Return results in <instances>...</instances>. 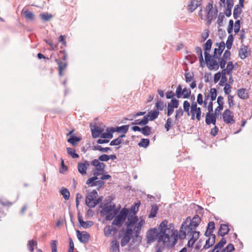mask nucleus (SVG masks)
<instances>
[{
  "label": "nucleus",
  "instance_id": "1",
  "mask_svg": "<svg viewBox=\"0 0 252 252\" xmlns=\"http://www.w3.org/2000/svg\"><path fill=\"white\" fill-rule=\"evenodd\" d=\"M166 220L162 221L159 227L149 230L147 233V243L151 244L155 240L158 244L156 247V252H162L165 247L171 245L174 246L178 240V231L174 230L173 226L168 225Z\"/></svg>",
  "mask_w": 252,
  "mask_h": 252
},
{
  "label": "nucleus",
  "instance_id": "2",
  "mask_svg": "<svg viewBox=\"0 0 252 252\" xmlns=\"http://www.w3.org/2000/svg\"><path fill=\"white\" fill-rule=\"evenodd\" d=\"M145 224V220L143 219H141L138 222V223L135 226L133 229L130 228L126 229L124 235L122 237L121 241V245L122 247L126 245L129 242L132 233L134 234L136 237L138 236L142 226Z\"/></svg>",
  "mask_w": 252,
  "mask_h": 252
},
{
  "label": "nucleus",
  "instance_id": "3",
  "mask_svg": "<svg viewBox=\"0 0 252 252\" xmlns=\"http://www.w3.org/2000/svg\"><path fill=\"white\" fill-rule=\"evenodd\" d=\"M200 221L201 219L198 215H195L192 220L190 217H188L182 223L181 229L195 230Z\"/></svg>",
  "mask_w": 252,
  "mask_h": 252
},
{
  "label": "nucleus",
  "instance_id": "4",
  "mask_svg": "<svg viewBox=\"0 0 252 252\" xmlns=\"http://www.w3.org/2000/svg\"><path fill=\"white\" fill-rule=\"evenodd\" d=\"M115 205L114 204H104L101 211V214L102 215L106 216V220H111L118 213V210L115 209Z\"/></svg>",
  "mask_w": 252,
  "mask_h": 252
},
{
  "label": "nucleus",
  "instance_id": "5",
  "mask_svg": "<svg viewBox=\"0 0 252 252\" xmlns=\"http://www.w3.org/2000/svg\"><path fill=\"white\" fill-rule=\"evenodd\" d=\"M226 241L224 238H221L220 241L215 245L211 252H232L234 250V246L232 244H228L222 250V248L226 244Z\"/></svg>",
  "mask_w": 252,
  "mask_h": 252
},
{
  "label": "nucleus",
  "instance_id": "6",
  "mask_svg": "<svg viewBox=\"0 0 252 252\" xmlns=\"http://www.w3.org/2000/svg\"><path fill=\"white\" fill-rule=\"evenodd\" d=\"M127 215L128 210L125 208L123 209L113 220L112 224L116 225L119 227H121L125 221Z\"/></svg>",
  "mask_w": 252,
  "mask_h": 252
},
{
  "label": "nucleus",
  "instance_id": "7",
  "mask_svg": "<svg viewBox=\"0 0 252 252\" xmlns=\"http://www.w3.org/2000/svg\"><path fill=\"white\" fill-rule=\"evenodd\" d=\"M97 192L93 190L88 193L86 198V204L89 208H94L99 203V199L96 200Z\"/></svg>",
  "mask_w": 252,
  "mask_h": 252
},
{
  "label": "nucleus",
  "instance_id": "8",
  "mask_svg": "<svg viewBox=\"0 0 252 252\" xmlns=\"http://www.w3.org/2000/svg\"><path fill=\"white\" fill-rule=\"evenodd\" d=\"M187 236H188L190 239L196 241L199 238V232L195 230H185L180 229L179 237L181 239H184Z\"/></svg>",
  "mask_w": 252,
  "mask_h": 252
},
{
  "label": "nucleus",
  "instance_id": "9",
  "mask_svg": "<svg viewBox=\"0 0 252 252\" xmlns=\"http://www.w3.org/2000/svg\"><path fill=\"white\" fill-rule=\"evenodd\" d=\"M223 122L226 124H233L235 121L234 119L233 112L229 109H226L222 113Z\"/></svg>",
  "mask_w": 252,
  "mask_h": 252
},
{
  "label": "nucleus",
  "instance_id": "10",
  "mask_svg": "<svg viewBox=\"0 0 252 252\" xmlns=\"http://www.w3.org/2000/svg\"><path fill=\"white\" fill-rule=\"evenodd\" d=\"M127 222H126V229L128 228L130 229H133V228L136 225L138 222V218L137 216L128 214L127 216Z\"/></svg>",
  "mask_w": 252,
  "mask_h": 252
},
{
  "label": "nucleus",
  "instance_id": "11",
  "mask_svg": "<svg viewBox=\"0 0 252 252\" xmlns=\"http://www.w3.org/2000/svg\"><path fill=\"white\" fill-rule=\"evenodd\" d=\"M179 105V100L175 98H172L170 102L168 103L167 115L170 116L174 112V109L177 108Z\"/></svg>",
  "mask_w": 252,
  "mask_h": 252
},
{
  "label": "nucleus",
  "instance_id": "12",
  "mask_svg": "<svg viewBox=\"0 0 252 252\" xmlns=\"http://www.w3.org/2000/svg\"><path fill=\"white\" fill-rule=\"evenodd\" d=\"M92 135L93 138H96L100 136L104 131V128L97 126H91Z\"/></svg>",
  "mask_w": 252,
  "mask_h": 252
},
{
  "label": "nucleus",
  "instance_id": "13",
  "mask_svg": "<svg viewBox=\"0 0 252 252\" xmlns=\"http://www.w3.org/2000/svg\"><path fill=\"white\" fill-rule=\"evenodd\" d=\"M77 237L80 242L82 243H86L88 242L90 237V234L86 231H82L81 232L80 231H76Z\"/></svg>",
  "mask_w": 252,
  "mask_h": 252
},
{
  "label": "nucleus",
  "instance_id": "14",
  "mask_svg": "<svg viewBox=\"0 0 252 252\" xmlns=\"http://www.w3.org/2000/svg\"><path fill=\"white\" fill-rule=\"evenodd\" d=\"M231 53L229 50H225L222 57L219 62L220 66L221 68H224L227 61L230 59Z\"/></svg>",
  "mask_w": 252,
  "mask_h": 252
},
{
  "label": "nucleus",
  "instance_id": "15",
  "mask_svg": "<svg viewBox=\"0 0 252 252\" xmlns=\"http://www.w3.org/2000/svg\"><path fill=\"white\" fill-rule=\"evenodd\" d=\"M217 115H216L213 113H207L206 114L205 122L207 125H210L211 124H213L214 125H216L217 122Z\"/></svg>",
  "mask_w": 252,
  "mask_h": 252
},
{
  "label": "nucleus",
  "instance_id": "16",
  "mask_svg": "<svg viewBox=\"0 0 252 252\" xmlns=\"http://www.w3.org/2000/svg\"><path fill=\"white\" fill-rule=\"evenodd\" d=\"M207 8L208 10L207 14V17L210 23L212 20L213 18L215 17L217 15L218 10L216 9L214 10L213 9V5L211 3H208Z\"/></svg>",
  "mask_w": 252,
  "mask_h": 252
},
{
  "label": "nucleus",
  "instance_id": "17",
  "mask_svg": "<svg viewBox=\"0 0 252 252\" xmlns=\"http://www.w3.org/2000/svg\"><path fill=\"white\" fill-rule=\"evenodd\" d=\"M218 59L212 57V58L210 60V61L206 63L207 67L210 70H217L219 68V65L218 61H217Z\"/></svg>",
  "mask_w": 252,
  "mask_h": 252
},
{
  "label": "nucleus",
  "instance_id": "18",
  "mask_svg": "<svg viewBox=\"0 0 252 252\" xmlns=\"http://www.w3.org/2000/svg\"><path fill=\"white\" fill-rule=\"evenodd\" d=\"M209 238L206 241V243L205 245L203 246V248L201 249V251L203 250H206L210 248L215 243V239H216V235H211L208 236Z\"/></svg>",
  "mask_w": 252,
  "mask_h": 252
},
{
  "label": "nucleus",
  "instance_id": "19",
  "mask_svg": "<svg viewBox=\"0 0 252 252\" xmlns=\"http://www.w3.org/2000/svg\"><path fill=\"white\" fill-rule=\"evenodd\" d=\"M250 52L249 50V47L247 46L243 45L239 50V55L241 59H244L246 58L249 55H250Z\"/></svg>",
  "mask_w": 252,
  "mask_h": 252
},
{
  "label": "nucleus",
  "instance_id": "20",
  "mask_svg": "<svg viewBox=\"0 0 252 252\" xmlns=\"http://www.w3.org/2000/svg\"><path fill=\"white\" fill-rule=\"evenodd\" d=\"M89 165V162L86 160L85 161L84 163H79L78 164V169L79 172L82 175L86 174L87 168Z\"/></svg>",
  "mask_w": 252,
  "mask_h": 252
},
{
  "label": "nucleus",
  "instance_id": "21",
  "mask_svg": "<svg viewBox=\"0 0 252 252\" xmlns=\"http://www.w3.org/2000/svg\"><path fill=\"white\" fill-rule=\"evenodd\" d=\"M226 6L225 7V11L224 12L225 15L229 17L231 15V9L234 5L233 0H226Z\"/></svg>",
  "mask_w": 252,
  "mask_h": 252
},
{
  "label": "nucleus",
  "instance_id": "22",
  "mask_svg": "<svg viewBox=\"0 0 252 252\" xmlns=\"http://www.w3.org/2000/svg\"><path fill=\"white\" fill-rule=\"evenodd\" d=\"M129 125H124L121 126H117L116 127H111V132H118L119 133H123L126 134L128 130Z\"/></svg>",
  "mask_w": 252,
  "mask_h": 252
},
{
  "label": "nucleus",
  "instance_id": "23",
  "mask_svg": "<svg viewBox=\"0 0 252 252\" xmlns=\"http://www.w3.org/2000/svg\"><path fill=\"white\" fill-rule=\"evenodd\" d=\"M117 229L115 227L110 225H107L104 228V234L106 237H109L112 236V232L115 233Z\"/></svg>",
  "mask_w": 252,
  "mask_h": 252
},
{
  "label": "nucleus",
  "instance_id": "24",
  "mask_svg": "<svg viewBox=\"0 0 252 252\" xmlns=\"http://www.w3.org/2000/svg\"><path fill=\"white\" fill-rule=\"evenodd\" d=\"M201 5V0H191L188 5L189 9L190 12H192L196 8Z\"/></svg>",
  "mask_w": 252,
  "mask_h": 252
},
{
  "label": "nucleus",
  "instance_id": "25",
  "mask_svg": "<svg viewBox=\"0 0 252 252\" xmlns=\"http://www.w3.org/2000/svg\"><path fill=\"white\" fill-rule=\"evenodd\" d=\"M140 204L141 203L140 201H138L137 202L134 203V204L131 206L129 210H128V214L135 215V214L138 211Z\"/></svg>",
  "mask_w": 252,
  "mask_h": 252
},
{
  "label": "nucleus",
  "instance_id": "26",
  "mask_svg": "<svg viewBox=\"0 0 252 252\" xmlns=\"http://www.w3.org/2000/svg\"><path fill=\"white\" fill-rule=\"evenodd\" d=\"M78 221L80 225L84 228H88L91 227L94 223L92 221H84L81 216H78Z\"/></svg>",
  "mask_w": 252,
  "mask_h": 252
},
{
  "label": "nucleus",
  "instance_id": "27",
  "mask_svg": "<svg viewBox=\"0 0 252 252\" xmlns=\"http://www.w3.org/2000/svg\"><path fill=\"white\" fill-rule=\"evenodd\" d=\"M229 231L228 226L227 224H221L219 228L218 233L220 235L223 237L227 234Z\"/></svg>",
  "mask_w": 252,
  "mask_h": 252
},
{
  "label": "nucleus",
  "instance_id": "28",
  "mask_svg": "<svg viewBox=\"0 0 252 252\" xmlns=\"http://www.w3.org/2000/svg\"><path fill=\"white\" fill-rule=\"evenodd\" d=\"M215 228V223L213 221H210L208 223L207 229L205 233V235L206 236H209V235H214L212 234V233Z\"/></svg>",
  "mask_w": 252,
  "mask_h": 252
},
{
  "label": "nucleus",
  "instance_id": "29",
  "mask_svg": "<svg viewBox=\"0 0 252 252\" xmlns=\"http://www.w3.org/2000/svg\"><path fill=\"white\" fill-rule=\"evenodd\" d=\"M159 113V111L157 110H151L149 112L148 114L145 116L147 117V119H148L149 121H153L158 117Z\"/></svg>",
  "mask_w": 252,
  "mask_h": 252
},
{
  "label": "nucleus",
  "instance_id": "30",
  "mask_svg": "<svg viewBox=\"0 0 252 252\" xmlns=\"http://www.w3.org/2000/svg\"><path fill=\"white\" fill-rule=\"evenodd\" d=\"M111 127H107L106 129V132H102L100 136V138L103 139H111L113 137V132H111Z\"/></svg>",
  "mask_w": 252,
  "mask_h": 252
},
{
  "label": "nucleus",
  "instance_id": "31",
  "mask_svg": "<svg viewBox=\"0 0 252 252\" xmlns=\"http://www.w3.org/2000/svg\"><path fill=\"white\" fill-rule=\"evenodd\" d=\"M110 251L111 252H120L119 242L118 241H112Z\"/></svg>",
  "mask_w": 252,
  "mask_h": 252
},
{
  "label": "nucleus",
  "instance_id": "32",
  "mask_svg": "<svg viewBox=\"0 0 252 252\" xmlns=\"http://www.w3.org/2000/svg\"><path fill=\"white\" fill-rule=\"evenodd\" d=\"M22 13L27 21H32L34 19V14L29 10L23 11Z\"/></svg>",
  "mask_w": 252,
  "mask_h": 252
},
{
  "label": "nucleus",
  "instance_id": "33",
  "mask_svg": "<svg viewBox=\"0 0 252 252\" xmlns=\"http://www.w3.org/2000/svg\"><path fill=\"white\" fill-rule=\"evenodd\" d=\"M149 122L147 116H144L143 118L140 120L139 119L135 120L132 123V125H138L140 126H145Z\"/></svg>",
  "mask_w": 252,
  "mask_h": 252
},
{
  "label": "nucleus",
  "instance_id": "34",
  "mask_svg": "<svg viewBox=\"0 0 252 252\" xmlns=\"http://www.w3.org/2000/svg\"><path fill=\"white\" fill-rule=\"evenodd\" d=\"M56 62L59 65V75L60 76L62 75V71L67 66V63L65 62H62L60 60H56Z\"/></svg>",
  "mask_w": 252,
  "mask_h": 252
},
{
  "label": "nucleus",
  "instance_id": "35",
  "mask_svg": "<svg viewBox=\"0 0 252 252\" xmlns=\"http://www.w3.org/2000/svg\"><path fill=\"white\" fill-rule=\"evenodd\" d=\"M237 94L238 96L242 99H245L248 97V94L245 89H239Z\"/></svg>",
  "mask_w": 252,
  "mask_h": 252
},
{
  "label": "nucleus",
  "instance_id": "36",
  "mask_svg": "<svg viewBox=\"0 0 252 252\" xmlns=\"http://www.w3.org/2000/svg\"><path fill=\"white\" fill-rule=\"evenodd\" d=\"M93 149L94 150L99 151L102 153H108L109 151H112L111 149L109 147L103 148L99 145L94 146Z\"/></svg>",
  "mask_w": 252,
  "mask_h": 252
},
{
  "label": "nucleus",
  "instance_id": "37",
  "mask_svg": "<svg viewBox=\"0 0 252 252\" xmlns=\"http://www.w3.org/2000/svg\"><path fill=\"white\" fill-rule=\"evenodd\" d=\"M242 13V10L239 7V5H236L233 10V17L235 19H237Z\"/></svg>",
  "mask_w": 252,
  "mask_h": 252
},
{
  "label": "nucleus",
  "instance_id": "38",
  "mask_svg": "<svg viewBox=\"0 0 252 252\" xmlns=\"http://www.w3.org/2000/svg\"><path fill=\"white\" fill-rule=\"evenodd\" d=\"M152 128L148 126L145 125V126L141 128V132L145 136H149L151 133Z\"/></svg>",
  "mask_w": 252,
  "mask_h": 252
},
{
  "label": "nucleus",
  "instance_id": "39",
  "mask_svg": "<svg viewBox=\"0 0 252 252\" xmlns=\"http://www.w3.org/2000/svg\"><path fill=\"white\" fill-rule=\"evenodd\" d=\"M216 46L218 47V56L220 57L225 48V43L223 41L220 43H216Z\"/></svg>",
  "mask_w": 252,
  "mask_h": 252
},
{
  "label": "nucleus",
  "instance_id": "40",
  "mask_svg": "<svg viewBox=\"0 0 252 252\" xmlns=\"http://www.w3.org/2000/svg\"><path fill=\"white\" fill-rule=\"evenodd\" d=\"M158 207L157 205H153L151 208L150 213L149 215V218H154L156 216Z\"/></svg>",
  "mask_w": 252,
  "mask_h": 252
},
{
  "label": "nucleus",
  "instance_id": "41",
  "mask_svg": "<svg viewBox=\"0 0 252 252\" xmlns=\"http://www.w3.org/2000/svg\"><path fill=\"white\" fill-rule=\"evenodd\" d=\"M66 150L67 154L71 156L72 158H75L79 157V155L76 153V150L74 149L67 148Z\"/></svg>",
  "mask_w": 252,
  "mask_h": 252
},
{
  "label": "nucleus",
  "instance_id": "42",
  "mask_svg": "<svg viewBox=\"0 0 252 252\" xmlns=\"http://www.w3.org/2000/svg\"><path fill=\"white\" fill-rule=\"evenodd\" d=\"M233 42V36L232 34H230L227 39L226 42V46L227 48V50H229L231 48Z\"/></svg>",
  "mask_w": 252,
  "mask_h": 252
},
{
  "label": "nucleus",
  "instance_id": "43",
  "mask_svg": "<svg viewBox=\"0 0 252 252\" xmlns=\"http://www.w3.org/2000/svg\"><path fill=\"white\" fill-rule=\"evenodd\" d=\"M150 143V140L148 139L142 138L141 141L138 143V146L143 148H147Z\"/></svg>",
  "mask_w": 252,
  "mask_h": 252
},
{
  "label": "nucleus",
  "instance_id": "44",
  "mask_svg": "<svg viewBox=\"0 0 252 252\" xmlns=\"http://www.w3.org/2000/svg\"><path fill=\"white\" fill-rule=\"evenodd\" d=\"M37 244V243L36 241H34L33 240H31L29 241L28 244V247L29 248V250L31 251V252H32L34 250V246H36Z\"/></svg>",
  "mask_w": 252,
  "mask_h": 252
},
{
  "label": "nucleus",
  "instance_id": "45",
  "mask_svg": "<svg viewBox=\"0 0 252 252\" xmlns=\"http://www.w3.org/2000/svg\"><path fill=\"white\" fill-rule=\"evenodd\" d=\"M61 193L65 200H68L69 199L70 196V193L67 189L63 188L61 190Z\"/></svg>",
  "mask_w": 252,
  "mask_h": 252
},
{
  "label": "nucleus",
  "instance_id": "46",
  "mask_svg": "<svg viewBox=\"0 0 252 252\" xmlns=\"http://www.w3.org/2000/svg\"><path fill=\"white\" fill-rule=\"evenodd\" d=\"M81 138L76 136H72L67 139V142L71 143L72 145L74 146L76 143L80 141Z\"/></svg>",
  "mask_w": 252,
  "mask_h": 252
},
{
  "label": "nucleus",
  "instance_id": "47",
  "mask_svg": "<svg viewBox=\"0 0 252 252\" xmlns=\"http://www.w3.org/2000/svg\"><path fill=\"white\" fill-rule=\"evenodd\" d=\"M217 89L215 88H211L210 91V96L211 99V101L215 100L217 95Z\"/></svg>",
  "mask_w": 252,
  "mask_h": 252
},
{
  "label": "nucleus",
  "instance_id": "48",
  "mask_svg": "<svg viewBox=\"0 0 252 252\" xmlns=\"http://www.w3.org/2000/svg\"><path fill=\"white\" fill-rule=\"evenodd\" d=\"M41 18L45 21H49L52 17V15L48 13H41L40 15Z\"/></svg>",
  "mask_w": 252,
  "mask_h": 252
},
{
  "label": "nucleus",
  "instance_id": "49",
  "mask_svg": "<svg viewBox=\"0 0 252 252\" xmlns=\"http://www.w3.org/2000/svg\"><path fill=\"white\" fill-rule=\"evenodd\" d=\"M164 103L162 101L158 100L156 103V107L157 110L158 111V110L162 111L164 108Z\"/></svg>",
  "mask_w": 252,
  "mask_h": 252
},
{
  "label": "nucleus",
  "instance_id": "50",
  "mask_svg": "<svg viewBox=\"0 0 252 252\" xmlns=\"http://www.w3.org/2000/svg\"><path fill=\"white\" fill-rule=\"evenodd\" d=\"M212 45V41L211 39H208L204 45V50L205 51H210Z\"/></svg>",
  "mask_w": 252,
  "mask_h": 252
},
{
  "label": "nucleus",
  "instance_id": "51",
  "mask_svg": "<svg viewBox=\"0 0 252 252\" xmlns=\"http://www.w3.org/2000/svg\"><path fill=\"white\" fill-rule=\"evenodd\" d=\"M190 105L189 103L186 100L183 103V107L185 111L187 112L188 115H189V107Z\"/></svg>",
  "mask_w": 252,
  "mask_h": 252
},
{
  "label": "nucleus",
  "instance_id": "52",
  "mask_svg": "<svg viewBox=\"0 0 252 252\" xmlns=\"http://www.w3.org/2000/svg\"><path fill=\"white\" fill-rule=\"evenodd\" d=\"M191 94V91L189 89H188L187 88H184L182 90V95L183 96V98H186L189 97Z\"/></svg>",
  "mask_w": 252,
  "mask_h": 252
},
{
  "label": "nucleus",
  "instance_id": "53",
  "mask_svg": "<svg viewBox=\"0 0 252 252\" xmlns=\"http://www.w3.org/2000/svg\"><path fill=\"white\" fill-rule=\"evenodd\" d=\"M184 111L182 108H179L176 110V114L175 116V121H177L178 118L183 116Z\"/></svg>",
  "mask_w": 252,
  "mask_h": 252
},
{
  "label": "nucleus",
  "instance_id": "54",
  "mask_svg": "<svg viewBox=\"0 0 252 252\" xmlns=\"http://www.w3.org/2000/svg\"><path fill=\"white\" fill-rule=\"evenodd\" d=\"M123 142L122 139H120V138H117L113 140L110 143V146H117L119 145Z\"/></svg>",
  "mask_w": 252,
  "mask_h": 252
},
{
  "label": "nucleus",
  "instance_id": "55",
  "mask_svg": "<svg viewBox=\"0 0 252 252\" xmlns=\"http://www.w3.org/2000/svg\"><path fill=\"white\" fill-rule=\"evenodd\" d=\"M57 243L58 242L57 240H52L51 242L50 245L52 250L51 252H57Z\"/></svg>",
  "mask_w": 252,
  "mask_h": 252
},
{
  "label": "nucleus",
  "instance_id": "56",
  "mask_svg": "<svg viewBox=\"0 0 252 252\" xmlns=\"http://www.w3.org/2000/svg\"><path fill=\"white\" fill-rule=\"evenodd\" d=\"M98 179L97 176H94L88 179L86 182V184L88 185H90L91 186V185L94 184L96 180Z\"/></svg>",
  "mask_w": 252,
  "mask_h": 252
},
{
  "label": "nucleus",
  "instance_id": "57",
  "mask_svg": "<svg viewBox=\"0 0 252 252\" xmlns=\"http://www.w3.org/2000/svg\"><path fill=\"white\" fill-rule=\"evenodd\" d=\"M224 18V16L223 13H220L218 17L217 23L219 24L220 26H222L223 25V20Z\"/></svg>",
  "mask_w": 252,
  "mask_h": 252
},
{
  "label": "nucleus",
  "instance_id": "58",
  "mask_svg": "<svg viewBox=\"0 0 252 252\" xmlns=\"http://www.w3.org/2000/svg\"><path fill=\"white\" fill-rule=\"evenodd\" d=\"M228 103L229 108H232L234 107L235 104L234 103V97L232 95H229L228 96Z\"/></svg>",
  "mask_w": 252,
  "mask_h": 252
},
{
  "label": "nucleus",
  "instance_id": "59",
  "mask_svg": "<svg viewBox=\"0 0 252 252\" xmlns=\"http://www.w3.org/2000/svg\"><path fill=\"white\" fill-rule=\"evenodd\" d=\"M182 88L181 87V85H179L178 86L176 90V94L177 97L178 98H180L181 97L182 95Z\"/></svg>",
  "mask_w": 252,
  "mask_h": 252
},
{
  "label": "nucleus",
  "instance_id": "60",
  "mask_svg": "<svg viewBox=\"0 0 252 252\" xmlns=\"http://www.w3.org/2000/svg\"><path fill=\"white\" fill-rule=\"evenodd\" d=\"M240 29V20H237L235 23L234 31V32L237 34L239 32Z\"/></svg>",
  "mask_w": 252,
  "mask_h": 252
},
{
  "label": "nucleus",
  "instance_id": "61",
  "mask_svg": "<svg viewBox=\"0 0 252 252\" xmlns=\"http://www.w3.org/2000/svg\"><path fill=\"white\" fill-rule=\"evenodd\" d=\"M172 124V120L170 118H168L167 119L166 124L165 125L164 127L166 129V131H168L169 130L170 127L171 126Z\"/></svg>",
  "mask_w": 252,
  "mask_h": 252
},
{
  "label": "nucleus",
  "instance_id": "62",
  "mask_svg": "<svg viewBox=\"0 0 252 252\" xmlns=\"http://www.w3.org/2000/svg\"><path fill=\"white\" fill-rule=\"evenodd\" d=\"M185 77L186 79V81L187 83H189L191 81L193 80V76L190 73H185Z\"/></svg>",
  "mask_w": 252,
  "mask_h": 252
},
{
  "label": "nucleus",
  "instance_id": "63",
  "mask_svg": "<svg viewBox=\"0 0 252 252\" xmlns=\"http://www.w3.org/2000/svg\"><path fill=\"white\" fill-rule=\"evenodd\" d=\"M234 65L232 62H229L227 63L226 68H225L228 72L231 74L232 73V70L233 69Z\"/></svg>",
  "mask_w": 252,
  "mask_h": 252
},
{
  "label": "nucleus",
  "instance_id": "64",
  "mask_svg": "<svg viewBox=\"0 0 252 252\" xmlns=\"http://www.w3.org/2000/svg\"><path fill=\"white\" fill-rule=\"evenodd\" d=\"M105 167V165L103 162H99L98 165L96 166V169L98 171H103L104 168Z\"/></svg>",
  "mask_w": 252,
  "mask_h": 252
}]
</instances>
